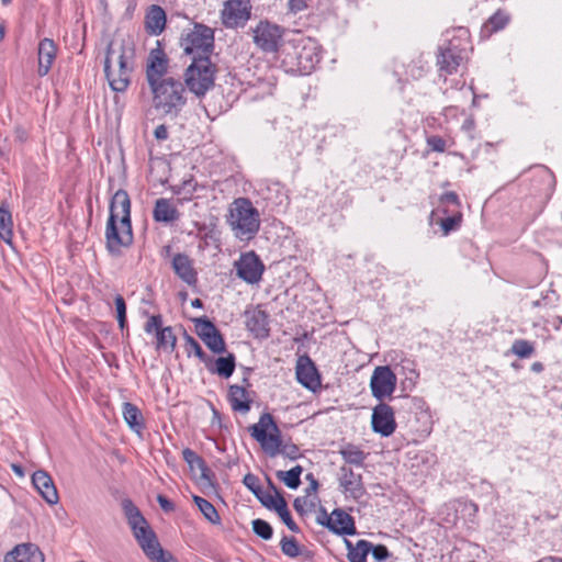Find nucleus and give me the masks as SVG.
<instances>
[{
	"mask_svg": "<svg viewBox=\"0 0 562 562\" xmlns=\"http://www.w3.org/2000/svg\"><path fill=\"white\" fill-rule=\"evenodd\" d=\"M133 244L131 200L125 190H117L110 202V215L105 227V246L111 255L119 256L122 248Z\"/></svg>",
	"mask_w": 562,
	"mask_h": 562,
	"instance_id": "nucleus-1",
	"label": "nucleus"
},
{
	"mask_svg": "<svg viewBox=\"0 0 562 562\" xmlns=\"http://www.w3.org/2000/svg\"><path fill=\"white\" fill-rule=\"evenodd\" d=\"M133 67V50L123 44L110 42L105 53L104 74L113 91L124 92L127 89Z\"/></svg>",
	"mask_w": 562,
	"mask_h": 562,
	"instance_id": "nucleus-2",
	"label": "nucleus"
},
{
	"mask_svg": "<svg viewBox=\"0 0 562 562\" xmlns=\"http://www.w3.org/2000/svg\"><path fill=\"white\" fill-rule=\"evenodd\" d=\"M227 224L239 240L252 239L260 228V214L247 198L235 199L229 205Z\"/></svg>",
	"mask_w": 562,
	"mask_h": 562,
	"instance_id": "nucleus-3",
	"label": "nucleus"
},
{
	"mask_svg": "<svg viewBox=\"0 0 562 562\" xmlns=\"http://www.w3.org/2000/svg\"><path fill=\"white\" fill-rule=\"evenodd\" d=\"M149 88L154 108L164 115L177 116L187 103L183 83L172 77L159 80Z\"/></svg>",
	"mask_w": 562,
	"mask_h": 562,
	"instance_id": "nucleus-4",
	"label": "nucleus"
},
{
	"mask_svg": "<svg viewBox=\"0 0 562 562\" xmlns=\"http://www.w3.org/2000/svg\"><path fill=\"white\" fill-rule=\"evenodd\" d=\"M248 431L267 454L273 458L280 453L283 445L281 430L270 413H262Z\"/></svg>",
	"mask_w": 562,
	"mask_h": 562,
	"instance_id": "nucleus-5",
	"label": "nucleus"
},
{
	"mask_svg": "<svg viewBox=\"0 0 562 562\" xmlns=\"http://www.w3.org/2000/svg\"><path fill=\"white\" fill-rule=\"evenodd\" d=\"M215 66L210 58H195L184 72L186 87L196 97H203L213 88Z\"/></svg>",
	"mask_w": 562,
	"mask_h": 562,
	"instance_id": "nucleus-6",
	"label": "nucleus"
},
{
	"mask_svg": "<svg viewBox=\"0 0 562 562\" xmlns=\"http://www.w3.org/2000/svg\"><path fill=\"white\" fill-rule=\"evenodd\" d=\"M181 46L187 55H192V60L210 58L214 48V32L211 27L196 23L183 34Z\"/></svg>",
	"mask_w": 562,
	"mask_h": 562,
	"instance_id": "nucleus-7",
	"label": "nucleus"
},
{
	"mask_svg": "<svg viewBox=\"0 0 562 562\" xmlns=\"http://www.w3.org/2000/svg\"><path fill=\"white\" fill-rule=\"evenodd\" d=\"M255 45L265 53L278 52L284 30L267 20L260 21L252 30Z\"/></svg>",
	"mask_w": 562,
	"mask_h": 562,
	"instance_id": "nucleus-8",
	"label": "nucleus"
},
{
	"mask_svg": "<svg viewBox=\"0 0 562 562\" xmlns=\"http://www.w3.org/2000/svg\"><path fill=\"white\" fill-rule=\"evenodd\" d=\"M397 378L389 366L376 367L370 379L372 396L380 402L392 396L396 389Z\"/></svg>",
	"mask_w": 562,
	"mask_h": 562,
	"instance_id": "nucleus-9",
	"label": "nucleus"
},
{
	"mask_svg": "<svg viewBox=\"0 0 562 562\" xmlns=\"http://www.w3.org/2000/svg\"><path fill=\"white\" fill-rule=\"evenodd\" d=\"M251 15L250 0H226L221 12L225 27H244Z\"/></svg>",
	"mask_w": 562,
	"mask_h": 562,
	"instance_id": "nucleus-10",
	"label": "nucleus"
},
{
	"mask_svg": "<svg viewBox=\"0 0 562 562\" xmlns=\"http://www.w3.org/2000/svg\"><path fill=\"white\" fill-rule=\"evenodd\" d=\"M235 268L237 277L248 284L260 282L265 271L263 262L254 250L241 254Z\"/></svg>",
	"mask_w": 562,
	"mask_h": 562,
	"instance_id": "nucleus-11",
	"label": "nucleus"
},
{
	"mask_svg": "<svg viewBox=\"0 0 562 562\" xmlns=\"http://www.w3.org/2000/svg\"><path fill=\"white\" fill-rule=\"evenodd\" d=\"M316 521L339 536H352L357 532L353 518L340 508L334 509L330 515L323 510L317 515Z\"/></svg>",
	"mask_w": 562,
	"mask_h": 562,
	"instance_id": "nucleus-12",
	"label": "nucleus"
},
{
	"mask_svg": "<svg viewBox=\"0 0 562 562\" xmlns=\"http://www.w3.org/2000/svg\"><path fill=\"white\" fill-rule=\"evenodd\" d=\"M371 427L375 434L390 437L396 429L395 412L392 406L380 402L372 409Z\"/></svg>",
	"mask_w": 562,
	"mask_h": 562,
	"instance_id": "nucleus-13",
	"label": "nucleus"
},
{
	"mask_svg": "<svg viewBox=\"0 0 562 562\" xmlns=\"http://www.w3.org/2000/svg\"><path fill=\"white\" fill-rule=\"evenodd\" d=\"M194 323L198 336L212 352L224 353L226 351V344L223 335L209 318H195Z\"/></svg>",
	"mask_w": 562,
	"mask_h": 562,
	"instance_id": "nucleus-14",
	"label": "nucleus"
},
{
	"mask_svg": "<svg viewBox=\"0 0 562 562\" xmlns=\"http://www.w3.org/2000/svg\"><path fill=\"white\" fill-rule=\"evenodd\" d=\"M133 535L149 560L155 562L164 558L166 552L159 544L156 533L149 527L148 522L133 530Z\"/></svg>",
	"mask_w": 562,
	"mask_h": 562,
	"instance_id": "nucleus-15",
	"label": "nucleus"
},
{
	"mask_svg": "<svg viewBox=\"0 0 562 562\" xmlns=\"http://www.w3.org/2000/svg\"><path fill=\"white\" fill-rule=\"evenodd\" d=\"M133 535L149 560L155 562L164 558L166 552L159 544L156 533L149 527L148 522L133 530Z\"/></svg>",
	"mask_w": 562,
	"mask_h": 562,
	"instance_id": "nucleus-16",
	"label": "nucleus"
},
{
	"mask_svg": "<svg viewBox=\"0 0 562 562\" xmlns=\"http://www.w3.org/2000/svg\"><path fill=\"white\" fill-rule=\"evenodd\" d=\"M338 483L342 492L355 499L361 498L366 494L362 475L360 473H356L349 467H340Z\"/></svg>",
	"mask_w": 562,
	"mask_h": 562,
	"instance_id": "nucleus-17",
	"label": "nucleus"
},
{
	"mask_svg": "<svg viewBox=\"0 0 562 562\" xmlns=\"http://www.w3.org/2000/svg\"><path fill=\"white\" fill-rule=\"evenodd\" d=\"M168 70V58L164 50L153 49L146 65V80L148 86H154L159 80H165Z\"/></svg>",
	"mask_w": 562,
	"mask_h": 562,
	"instance_id": "nucleus-18",
	"label": "nucleus"
},
{
	"mask_svg": "<svg viewBox=\"0 0 562 562\" xmlns=\"http://www.w3.org/2000/svg\"><path fill=\"white\" fill-rule=\"evenodd\" d=\"M45 557L38 546L26 542L16 544L4 555L3 562H44Z\"/></svg>",
	"mask_w": 562,
	"mask_h": 562,
	"instance_id": "nucleus-19",
	"label": "nucleus"
},
{
	"mask_svg": "<svg viewBox=\"0 0 562 562\" xmlns=\"http://www.w3.org/2000/svg\"><path fill=\"white\" fill-rule=\"evenodd\" d=\"M296 379L307 390L315 392L321 386V378L315 364L306 357H301L296 364Z\"/></svg>",
	"mask_w": 562,
	"mask_h": 562,
	"instance_id": "nucleus-20",
	"label": "nucleus"
},
{
	"mask_svg": "<svg viewBox=\"0 0 562 562\" xmlns=\"http://www.w3.org/2000/svg\"><path fill=\"white\" fill-rule=\"evenodd\" d=\"M171 266L177 274L188 285L198 283V272L194 269L193 260L186 254H176L171 260Z\"/></svg>",
	"mask_w": 562,
	"mask_h": 562,
	"instance_id": "nucleus-21",
	"label": "nucleus"
},
{
	"mask_svg": "<svg viewBox=\"0 0 562 562\" xmlns=\"http://www.w3.org/2000/svg\"><path fill=\"white\" fill-rule=\"evenodd\" d=\"M463 60L461 50L457 47L448 46L440 48L437 56V65L439 67L440 76L452 75L457 72L458 67Z\"/></svg>",
	"mask_w": 562,
	"mask_h": 562,
	"instance_id": "nucleus-22",
	"label": "nucleus"
},
{
	"mask_svg": "<svg viewBox=\"0 0 562 562\" xmlns=\"http://www.w3.org/2000/svg\"><path fill=\"white\" fill-rule=\"evenodd\" d=\"M32 483L42 497L50 505L58 503V493L49 474L44 470L35 471L32 475Z\"/></svg>",
	"mask_w": 562,
	"mask_h": 562,
	"instance_id": "nucleus-23",
	"label": "nucleus"
},
{
	"mask_svg": "<svg viewBox=\"0 0 562 562\" xmlns=\"http://www.w3.org/2000/svg\"><path fill=\"white\" fill-rule=\"evenodd\" d=\"M57 47L53 40L43 38L37 48L38 68L37 74L40 77L46 76L56 58Z\"/></svg>",
	"mask_w": 562,
	"mask_h": 562,
	"instance_id": "nucleus-24",
	"label": "nucleus"
},
{
	"mask_svg": "<svg viewBox=\"0 0 562 562\" xmlns=\"http://www.w3.org/2000/svg\"><path fill=\"white\" fill-rule=\"evenodd\" d=\"M246 326L256 338L269 336V315L259 308L246 313Z\"/></svg>",
	"mask_w": 562,
	"mask_h": 562,
	"instance_id": "nucleus-25",
	"label": "nucleus"
},
{
	"mask_svg": "<svg viewBox=\"0 0 562 562\" xmlns=\"http://www.w3.org/2000/svg\"><path fill=\"white\" fill-rule=\"evenodd\" d=\"M167 16L165 10L157 4L148 8L145 16V29L149 35L157 36L161 34L166 27Z\"/></svg>",
	"mask_w": 562,
	"mask_h": 562,
	"instance_id": "nucleus-26",
	"label": "nucleus"
},
{
	"mask_svg": "<svg viewBox=\"0 0 562 562\" xmlns=\"http://www.w3.org/2000/svg\"><path fill=\"white\" fill-rule=\"evenodd\" d=\"M228 402L234 412L246 414L250 411L252 401L245 386L234 384L228 389Z\"/></svg>",
	"mask_w": 562,
	"mask_h": 562,
	"instance_id": "nucleus-27",
	"label": "nucleus"
},
{
	"mask_svg": "<svg viewBox=\"0 0 562 562\" xmlns=\"http://www.w3.org/2000/svg\"><path fill=\"white\" fill-rule=\"evenodd\" d=\"M207 370L221 378L228 379L233 375L236 368V357L234 353H227L225 357H218L214 361H206Z\"/></svg>",
	"mask_w": 562,
	"mask_h": 562,
	"instance_id": "nucleus-28",
	"label": "nucleus"
},
{
	"mask_svg": "<svg viewBox=\"0 0 562 562\" xmlns=\"http://www.w3.org/2000/svg\"><path fill=\"white\" fill-rule=\"evenodd\" d=\"M153 217L156 222L170 223L179 218V212L170 200L160 198L155 202Z\"/></svg>",
	"mask_w": 562,
	"mask_h": 562,
	"instance_id": "nucleus-29",
	"label": "nucleus"
},
{
	"mask_svg": "<svg viewBox=\"0 0 562 562\" xmlns=\"http://www.w3.org/2000/svg\"><path fill=\"white\" fill-rule=\"evenodd\" d=\"M182 457H183V460L189 464V467L191 469L196 467L200 470L201 481H203L210 485H213L212 484L213 473L206 465L205 461L200 456H198L196 452H194L190 448H184L182 450Z\"/></svg>",
	"mask_w": 562,
	"mask_h": 562,
	"instance_id": "nucleus-30",
	"label": "nucleus"
},
{
	"mask_svg": "<svg viewBox=\"0 0 562 562\" xmlns=\"http://www.w3.org/2000/svg\"><path fill=\"white\" fill-rule=\"evenodd\" d=\"M122 414L124 417V420L130 426L132 430H134L137 434H140L145 428V422L142 412L139 408L130 403L124 402L122 405Z\"/></svg>",
	"mask_w": 562,
	"mask_h": 562,
	"instance_id": "nucleus-31",
	"label": "nucleus"
},
{
	"mask_svg": "<svg viewBox=\"0 0 562 562\" xmlns=\"http://www.w3.org/2000/svg\"><path fill=\"white\" fill-rule=\"evenodd\" d=\"M510 21V15L498 9L482 26L481 33L488 36L492 33L503 30Z\"/></svg>",
	"mask_w": 562,
	"mask_h": 562,
	"instance_id": "nucleus-32",
	"label": "nucleus"
},
{
	"mask_svg": "<svg viewBox=\"0 0 562 562\" xmlns=\"http://www.w3.org/2000/svg\"><path fill=\"white\" fill-rule=\"evenodd\" d=\"M269 486L271 491L263 492L260 491L256 497L260 501V503L268 509L278 510L280 505L285 504V499L280 493V491L273 485V483L269 480Z\"/></svg>",
	"mask_w": 562,
	"mask_h": 562,
	"instance_id": "nucleus-33",
	"label": "nucleus"
},
{
	"mask_svg": "<svg viewBox=\"0 0 562 562\" xmlns=\"http://www.w3.org/2000/svg\"><path fill=\"white\" fill-rule=\"evenodd\" d=\"M122 509L132 530H136L137 527L144 526L147 522L140 510L131 499L125 498L122 501Z\"/></svg>",
	"mask_w": 562,
	"mask_h": 562,
	"instance_id": "nucleus-34",
	"label": "nucleus"
},
{
	"mask_svg": "<svg viewBox=\"0 0 562 562\" xmlns=\"http://www.w3.org/2000/svg\"><path fill=\"white\" fill-rule=\"evenodd\" d=\"M340 456L346 463L353 464L356 467H362L367 454L363 450L355 445H347L339 450Z\"/></svg>",
	"mask_w": 562,
	"mask_h": 562,
	"instance_id": "nucleus-35",
	"label": "nucleus"
},
{
	"mask_svg": "<svg viewBox=\"0 0 562 562\" xmlns=\"http://www.w3.org/2000/svg\"><path fill=\"white\" fill-rule=\"evenodd\" d=\"M156 349L157 350H165V351H169V352H172L175 347H176V342H177V338L172 331V328L170 326L168 327H162L160 330H158V333L156 334Z\"/></svg>",
	"mask_w": 562,
	"mask_h": 562,
	"instance_id": "nucleus-36",
	"label": "nucleus"
},
{
	"mask_svg": "<svg viewBox=\"0 0 562 562\" xmlns=\"http://www.w3.org/2000/svg\"><path fill=\"white\" fill-rule=\"evenodd\" d=\"M13 222L11 212L3 204L0 206V237L7 244H11L13 237Z\"/></svg>",
	"mask_w": 562,
	"mask_h": 562,
	"instance_id": "nucleus-37",
	"label": "nucleus"
},
{
	"mask_svg": "<svg viewBox=\"0 0 562 562\" xmlns=\"http://www.w3.org/2000/svg\"><path fill=\"white\" fill-rule=\"evenodd\" d=\"M193 501L207 521L221 525L220 514L212 503L201 496H193Z\"/></svg>",
	"mask_w": 562,
	"mask_h": 562,
	"instance_id": "nucleus-38",
	"label": "nucleus"
},
{
	"mask_svg": "<svg viewBox=\"0 0 562 562\" xmlns=\"http://www.w3.org/2000/svg\"><path fill=\"white\" fill-rule=\"evenodd\" d=\"M303 468L295 465L289 471H278L277 477L282 481L289 488L296 490L301 485V474Z\"/></svg>",
	"mask_w": 562,
	"mask_h": 562,
	"instance_id": "nucleus-39",
	"label": "nucleus"
},
{
	"mask_svg": "<svg viewBox=\"0 0 562 562\" xmlns=\"http://www.w3.org/2000/svg\"><path fill=\"white\" fill-rule=\"evenodd\" d=\"M183 338H184V350L189 357L191 355H194L204 363H206V361H211V358L206 356V353L201 348L200 344L191 335H189L187 331H184Z\"/></svg>",
	"mask_w": 562,
	"mask_h": 562,
	"instance_id": "nucleus-40",
	"label": "nucleus"
},
{
	"mask_svg": "<svg viewBox=\"0 0 562 562\" xmlns=\"http://www.w3.org/2000/svg\"><path fill=\"white\" fill-rule=\"evenodd\" d=\"M371 550V542L367 540H359L355 544V549L347 553L350 562H367V557Z\"/></svg>",
	"mask_w": 562,
	"mask_h": 562,
	"instance_id": "nucleus-41",
	"label": "nucleus"
},
{
	"mask_svg": "<svg viewBox=\"0 0 562 562\" xmlns=\"http://www.w3.org/2000/svg\"><path fill=\"white\" fill-rule=\"evenodd\" d=\"M510 351L518 358L526 359L535 352V346L526 339H516L512 345Z\"/></svg>",
	"mask_w": 562,
	"mask_h": 562,
	"instance_id": "nucleus-42",
	"label": "nucleus"
},
{
	"mask_svg": "<svg viewBox=\"0 0 562 562\" xmlns=\"http://www.w3.org/2000/svg\"><path fill=\"white\" fill-rule=\"evenodd\" d=\"M281 551L289 558H296L301 554V548L294 537L284 536L280 541Z\"/></svg>",
	"mask_w": 562,
	"mask_h": 562,
	"instance_id": "nucleus-43",
	"label": "nucleus"
},
{
	"mask_svg": "<svg viewBox=\"0 0 562 562\" xmlns=\"http://www.w3.org/2000/svg\"><path fill=\"white\" fill-rule=\"evenodd\" d=\"M462 221V213L459 210L452 211L451 215L440 221V226L443 235H448L451 231L457 229Z\"/></svg>",
	"mask_w": 562,
	"mask_h": 562,
	"instance_id": "nucleus-44",
	"label": "nucleus"
},
{
	"mask_svg": "<svg viewBox=\"0 0 562 562\" xmlns=\"http://www.w3.org/2000/svg\"><path fill=\"white\" fill-rule=\"evenodd\" d=\"M252 531L255 535L263 540H270L273 536V529L269 522L263 519L257 518L251 522Z\"/></svg>",
	"mask_w": 562,
	"mask_h": 562,
	"instance_id": "nucleus-45",
	"label": "nucleus"
},
{
	"mask_svg": "<svg viewBox=\"0 0 562 562\" xmlns=\"http://www.w3.org/2000/svg\"><path fill=\"white\" fill-rule=\"evenodd\" d=\"M277 514L279 515V517L281 518V520L284 522V525L292 531V532H300V528L299 526L294 522V520L292 519V516L288 509V505L286 503L283 504V505H280L278 510H277Z\"/></svg>",
	"mask_w": 562,
	"mask_h": 562,
	"instance_id": "nucleus-46",
	"label": "nucleus"
},
{
	"mask_svg": "<svg viewBox=\"0 0 562 562\" xmlns=\"http://www.w3.org/2000/svg\"><path fill=\"white\" fill-rule=\"evenodd\" d=\"M116 307V318L121 329L126 326V304L122 295L117 294L114 299Z\"/></svg>",
	"mask_w": 562,
	"mask_h": 562,
	"instance_id": "nucleus-47",
	"label": "nucleus"
},
{
	"mask_svg": "<svg viewBox=\"0 0 562 562\" xmlns=\"http://www.w3.org/2000/svg\"><path fill=\"white\" fill-rule=\"evenodd\" d=\"M427 146L430 150L436 153H443L446 150V140L438 135L428 136L426 139Z\"/></svg>",
	"mask_w": 562,
	"mask_h": 562,
	"instance_id": "nucleus-48",
	"label": "nucleus"
},
{
	"mask_svg": "<svg viewBox=\"0 0 562 562\" xmlns=\"http://www.w3.org/2000/svg\"><path fill=\"white\" fill-rule=\"evenodd\" d=\"M243 483L249 491L254 493L255 496L261 491V487L259 486V479L252 473H247L244 476Z\"/></svg>",
	"mask_w": 562,
	"mask_h": 562,
	"instance_id": "nucleus-49",
	"label": "nucleus"
},
{
	"mask_svg": "<svg viewBox=\"0 0 562 562\" xmlns=\"http://www.w3.org/2000/svg\"><path fill=\"white\" fill-rule=\"evenodd\" d=\"M439 202L441 205H453L457 210L460 207V200L456 192L449 191L440 195Z\"/></svg>",
	"mask_w": 562,
	"mask_h": 562,
	"instance_id": "nucleus-50",
	"label": "nucleus"
},
{
	"mask_svg": "<svg viewBox=\"0 0 562 562\" xmlns=\"http://www.w3.org/2000/svg\"><path fill=\"white\" fill-rule=\"evenodd\" d=\"M280 453L291 460H296L301 457L300 449L294 443H283Z\"/></svg>",
	"mask_w": 562,
	"mask_h": 562,
	"instance_id": "nucleus-51",
	"label": "nucleus"
},
{
	"mask_svg": "<svg viewBox=\"0 0 562 562\" xmlns=\"http://www.w3.org/2000/svg\"><path fill=\"white\" fill-rule=\"evenodd\" d=\"M162 327H161V316L160 315H153L148 318V321L146 322L145 324V331L147 334H151V333H158V330H160Z\"/></svg>",
	"mask_w": 562,
	"mask_h": 562,
	"instance_id": "nucleus-52",
	"label": "nucleus"
},
{
	"mask_svg": "<svg viewBox=\"0 0 562 562\" xmlns=\"http://www.w3.org/2000/svg\"><path fill=\"white\" fill-rule=\"evenodd\" d=\"M370 551L372 552V555L376 561H384L390 557L387 548L383 544H378L374 547L371 544Z\"/></svg>",
	"mask_w": 562,
	"mask_h": 562,
	"instance_id": "nucleus-53",
	"label": "nucleus"
},
{
	"mask_svg": "<svg viewBox=\"0 0 562 562\" xmlns=\"http://www.w3.org/2000/svg\"><path fill=\"white\" fill-rule=\"evenodd\" d=\"M293 507L297 514L304 515L306 513L307 498L305 496L296 497L293 502Z\"/></svg>",
	"mask_w": 562,
	"mask_h": 562,
	"instance_id": "nucleus-54",
	"label": "nucleus"
},
{
	"mask_svg": "<svg viewBox=\"0 0 562 562\" xmlns=\"http://www.w3.org/2000/svg\"><path fill=\"white\" fill-rule=\"evenodd\" d=\"M308 0H289V9L291 12H300L307 8Z\"/></svg>",
	"mask_w": 562,
	"mask_h": 562,
	"instance_id": "nucleus-55",
	"label": "nucleus"
},
{
	"mask_svg": "<svg viewBox=\"0 0 562 562\" xmlns=\"http://www.w3.org/2000/svg\"><path fill=\"white\" fill-rule=\"evenodd\" d=\"M157 502L158 504L160 505V507L165 510V512H171L175 509V506L172 504L171 501H169L167 497H165L164 495H158L157 496Z\"/></svg>",
	"mask_w": 562,
	"mask_h": 562,
	"instance_id": "nucleus-56",
	"label": "nucleus"
},
{
	"mask_svg": "<svg viewBox=\"0 0 562 562\" xmlns=\"http://www.w3.org/2000/svg\"><path fill=\"white\" fill-rule=\"evenodd\" d=\"M154 135L158 140H165L168 137V130L164 124L158 125L154 131Z\"/></svg>",
	"mask_w": 562,
	"mask_h": 562,
	"instance_id": "nucleus-57",
	"label": "nucleus"
},
{
	"mask_svg": "<svg viewBox=\"0 0 562 562\" xmlns=\"http://www.w3.org/2000/svg\"><path fill=\"white\" fill-rule=\"evenodd\" d=\"M306 479L311 481L310 486L306 488V493L316 492L318 482L314 479L313 474H307Z\"/></svg>",
	"mask_w": 562,
	"mask_h": 562,
	"instance_id": "nucleus-58",
	"label": "nucleus"
},
{
	"mask_svg": "<svg viewBox=\"0 0 562 562\" xmlns=\"http://www.w3.org/2000/svg\"><path fill=\"white\" fill-rule=\"evenodd\" d=\"M11 469H12V471H13L15 474H18L19 476H21V477H22V476L24 475V470H23V468H22L21 465L15 464V463H12V464H11Z\"/></svg>",
	"mask_w": 562,
	"mask_h": 562,
	"instance_id": "nucleus-59",
	"label": "nucleus"
},
{
	"mask_svg": "<svg viewBox=\"0 0 562 562\" xmlns=\"http://www.w3.org/2000/svg\"><path fill=\"white\" fill-rule=\"evenodd\" d=\"M531 370H532L533 372L540 373V372H542V371H543V364H542L541 362H533V363L531 364Z\"/></svg>",
	"mask_w": 562,
	"mask_h": 562,
	"instance_id": "nucleus-60",
	"label": "nucleus"
},
{
	"mask_svg": "<svg viewBox=\"0 0 562 562\" xmlns=\"http://www.w3.org/2000/svg\"><path fill=\"white\" fill-rule=\"evenodd\" d=\"M155 562H176V561H175V559L171 557V554L166 553L161 560H159V561H155Z\"/></svg>",
	"mask_w": 562,
	"mask_h": 562,
	"instance_id": "nucleus-61",
	"label": "nucleus"
},
{
	"mask_svg": "<svg viewBox=\"0 0 562 562\" xmlns=\"http://www.w3.org/2000/svg\"><path fill=\"white\" fill-rule=\"evenodd\" d=\"M192 307L201 308L203 306V302L200 299H194L191 302Z\"/></svg>",
	"mask_w": 562,
	"mask_h": 562,
	"instance_id": "nucleus-62",
	"label": "nucleus"
},
{
	"mask_svg": "<svg viewBox=\"0 0 562 562\" xmlns=\"http://www.w3.org/2000/svg\"><path fill=\"white\" fill-rule=\"evenodd\" d=\"M344 541H345L348 552H351L352 549H355V544H352V542L348 539H344Z\"/></svg>",
	"mask_w": 562,
	"mask_h": 562,
	"instance_id": "nucleus-63",
	"label": "nucleus"
},
{
	"mask_svg": "<svg viewBox=\"0 0 562 562\" xmlns=\"http://www.w3.org/2000/svg\"><path fill=\"white\" fill-rule=\"evenodd\" d=\"M4 37V27L2 25H0V42L3 40Z\"/></svg>",
	"mask_w": 562,
	"mask_h": 562,
	"instance_id": "nucleus-64",
	"label": "nucleus"
}]
</instances>
